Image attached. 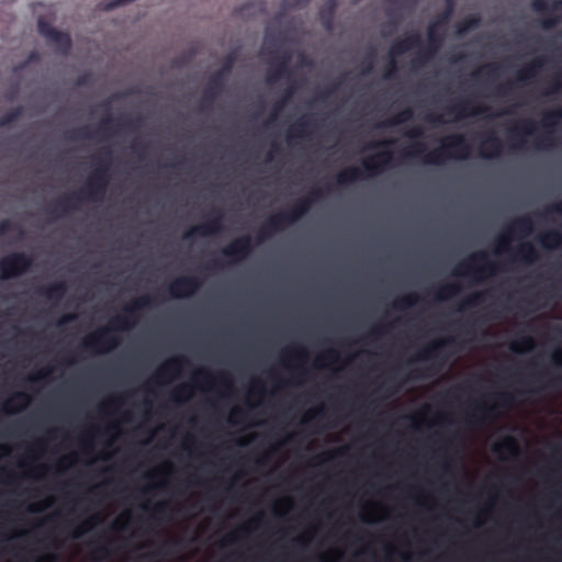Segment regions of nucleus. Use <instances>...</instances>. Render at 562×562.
<instances>
[{"instance_id":"1","label":"nucleus","mask_w":562,"mask_h":562,"mask_svg":"<svg viewBox=\"0 0 562 562\" xmlns=\"http://www.w3.org/2000/svg\"><path fill=\"white\" fill-rule=\"evenodd\" d=\"M95 167L89 176L86 184L78 192L58 199L49 213L64 215L70 210L77 209V202L101 201L109 186V171L111 167V150L102 149L100 155L93 158Z\"/></svg>"},{"instance_id":"2","label":"nucleus","mask_w":562,"mask_h":562,"mask_svg":"<svg viewBox=\"0 0 562 562\" xmlns=\"http://www.w3.org/2000/svg\"><path fill=\"white\" fill-rule=\"evenodd\" d=\"M153 303V297L148 295L135 299L123 308L122 314L113 317L108 326L101 327L88 335L82 341V348L98 353L114 349L120 342L114 331L130 329L135 325L138 312L150 306Z\"/></svg>"},{"instance_id":"3","label":"nucleus","mask_w":562,"mask_h":562,"mask_svg":"<svg viewBox=\"0 0 562 562\" xmlns=\"http://www.w3.org/2000/svg\"><path fill=\"white\" fill-rule=\"evenodd\" d=\"M426 146L422 142H414L409 150L403 151V156L409 158L422 157L428 165H442L447 159H467L470 155V145L462 134H451L442 139L441 146L427 154Z\"/></svg>"},{"instance_id":"4","label":"nucleus","mask_w":562,"mask_h":562,"mask_svg":"<svg viewBox=\"0 0 562 562\" xmlns=\"http://www.w3.org/2000/svg\"><path fill=\"white\" fill-rule=\"evenodd\" d=\"M323 196L321 189L311 191L306 196L297 200L289 210L279 212L270 216L266 223L258 229L256 244L263 243L273 234L282 231L285 226L292 225L301 220L311 209L314 202Z\"/></svg>"},{"instance_id":"5","label":"nucleus","mask_w":562,"mask_h":562,"mask_svg":"<svg viewBox=\"0 0 562 562\" xmlns=\"http://www.w3.org/2000/svg\"><path fill=\"white\" fill-rule=\"evenodd\" d=\"M323 196L321 189L311 191L306 196L297 200L289 210L279 212L270 216L266 223L258 229L256 244L263 243L273 234L282 231L285 226L292 225L301 220L311 209L314 202Z\"/></svg>"},{"instance_id":"6","label":"nucleus","mask_w":562,"mask_h":562,"mask_svg":"<svg viewBox=\"0 0 562 562\" xmlns=\"http://www.w3.org/2000/svg\"><path fill=\"white\" fill-rule=\"evenodd\" d=\"M323 196L321 189L311 191L306 196L297 200L289 210L279 212L270 216L266 223L258 229L256 244L263 243L273 234L282 231L285 226L292 225L301 220L311 209L314 202Z\"/></svg>"},{"instance_id":"7","label":"nucleus","mask_w":562,"mask_h":562,"mask_svg":"<svg viewBox=\"0 0 562 562\" xmlns=\"http://www.w3.org/2000/svg\"><path fill=\"white\" fill-rule=\"evenodd\" d=\"M392 154L391 151H381L375 154L374 156L362 161V169L357 167H351L340 171L336 176V181L339 186H347L349 183L356 182L359 179L366 177H374L384 171L387 167L391 166Z\"/></svg>"},{"instance_id":"8","label":"nucleus","mask_w":562,"mask_h":562,"mask_svg":"<svg viewBox=\"0 0 562 562\" xmlns=\"http://www.w3.org/2000/svg\"><path fill=\"white\" fill-rule=\"evenodd\" d=\"M140 117L134 120H113L110 115L103 117L95 131L91 132L88 126H83L69 132L68 138L72 140L92 139L102 134L103 132H112L116 130L136 131L140 125Z\"/></svg>"},{"instance_id":"9","label":"nucleus","mask_w":562,"mask_h":562,"mask_svg":"<svg viewBox=\"0 0 562 562\" xmlns=\"http://www.w3.org/2000/svg\"><path fill=\"white\" fill-rule=\"evenodd\" d=\"M496 265L488 261V256L485 251H476L467 260L460 262L452 274L456 277L472 276L479 282L483 279L485 271L492 276L496 272Z\"/></svg>"},{"instance_id":"10","label":"nucleus","mask_w":562,"mask_h":562,"mask_svg":"<svg viewBox=\"0 0 562 562\" xmlns=\"http://www.w3.org/2000/svg\"><path fill=\"white\" fill-rule=\"evenodd\" d=\"M33 265V259L30 255L15 251L11 252L0 259V279L7 280L22 276Z\"/></svg>"},{"instance_id":"11","label":"nucleus","mask_w":562,"mask_h":562,"mask_svg":"<svg viewBox=\"0 0 562 562\" xmlns=\"http://www.w3.org/2000/svg\"><path fill=\"white\" fill-rule=\"evenodd\" d=\"M427 35V44L423 47L417 56L413 59V65L418 67L425 65L427 61L431 60L441 46L443 45L446 33L445 29L437 27L436 24H428L426 30Z\"/></svg>"},{"instance_id":"12","label":"nucleus","mask_w":562,"mask_h":562,"mask_svg":"<svg viewBox=\"0 0 562 562\" xmlns=\"http://www.w3.org/2000/svg\"><path fill=\"white\" fill-rule=\"evenodd\" d=\"M495 404L494 405H486V404H480L475 406V412L473 414L468 415L467 423L471 426H481L483 425L487 419L494 417L496 415V407H503L507 408L509 407L513 402L514 397L509 393H497L495 395Z\"/></svg>"},{"instance_id":"13","label":"nucleus","mask_w":562,"mask_h":562,"mask_svg":"<svg viewBox=\"0 0 562 562\" xmlns=\"http://www.w3.org/2000/svg\"><path fill=\"white\" fill-rule=\"evenodd\" d=\"M38 33L46 38L47 42L55 46V49L60 55H68L72 42L71 37L68 33L59 31L52 26V24L45 21L43 18H40L37 21Z\"/></svg>"},{"instance_id":"14","label":"nucleus","mask_w":562,"mask_h":562,"mask_svg":"<svg viewBox=\"0 0 562 562\" xmlns=\"http://www.w3.org/2000/svg\"><path fill=\"white\" fill-rule=\"evenodd\" d=\"M422 45V36L418 33H411L394 42L390 48L391 60L386 67L384 77L391 78L397 70L395 57Z\"/></svg>"},{"instance_id":"15","label":"nucleus","mask_w":562,"mask_h":562,"mask_svg":"<svg viewBox=\"0 0 562 562\" xmlns=\"http://www.w3.org/2000/svg\"><path fill=\"white\" fill-rule=\"evenodd\" d=\"M532 231L533 222L529 215H522L514 218L506 228V233L499 236L495 252L507 250L510 237L516 235L524 237L529 235Z\"/></svg>"},{"instance_id":"16","label":"nucleus","mask_w":562,"mask_h":562,"mask_svg":"<svg viewBox=\"0 0 562 562\" xmlns=\"http://www.w3.org/2000/svg\"><path fill=\"white\" fill-rule=\"evenodd\" d=\"M224 214L220 209H213L206 216V220L187 231L182 238L189 240L193 236H210L220 233L223 229Z\"/></svg>"},{"instance_id":"17","label":"nucleus","mask_w":562,"mask_h":562,"mask_svg":"<svg viewBox=\"0 0 562 562\" xmlns=\"http://www.w3.org/2000/svg\"><path fill=\"white\" fill-rule=\"evenodd\" d=\"M292 55L289 50H284L282 54L270 58L268 61L270 68L268 69L266 76V82L268 85H273L281 79H290L292 75V71L289 67Z\"/></svg>"},{"instance_id":"18","label":"nucleus","mask_w":562,"mask_h":562,"mask_svg":"<svg viewBox=\"0 0 562 562\" xmlns=\"http://www.w3.org/2000/svg\"><path fill=\"white\" fill-rule=\"evenodd\" d=\"M202 285V279L196 276H183L173 280L168 292L175 299H182L194 294Z\"/></svg>"},{"instance_id":"19","label":"nucleus","mask_w":562,"mask_h":562,"mask_svg":"<svg viewBox=\"0 0 562 562\" xmlns=\"http://www.w3.org/2000/svg\"><path fill=\"white\" fill-rule=\"evenodd\" d=\"M254 249L252 239L250 236L245 235L234 239L222 249L223 256L231 259L233 262L245 259Z\"/></svg>"},{"instance_id":"20","label":"nucleus","mask_w":562,"mask_h":562,"mask_svg":"<svg viewBox=\"0 0 562 562\" xmlns=\"http://www.w3.org/2000/svg\"><path fill=\"white\" fill-rule=\"evenodd\" d=\"M224 71H216L207 83L201 99V108H209L224 89Z\"/></svg>"},{"instance_id":"21","label":"nucleus","mask_w":562,"mask_h":562,"mask_svg":"<svg viewBox=\"0 0 562 562\" xmlns=\"http://www.w3.org/2000/svg\"><path fill=\"white\" fill-rule=\"evenodd\" d=\"M536 123L531 120L521 121L517 126L509 131L510 146L515 149L522 148L526 143V136L535 132Z\"/></svg>"},{"instance_id":"22","label":"nucleus","mask_w":562,"mask_h":562,"mask_svg":"<svg viewBox=\"0 0 562 562\" xmlns=\"http://www.w3.org/2000/svg\"><path fill=\"white\" fill-rule=\"evenodd\" d=\"M503 150V142L494 132H490L482 144L480 156L485 159L498 158Z\"/></svg>"},{"instance_id":"23","label":"nucleus","mask_w":562,"mask_h":562,"mask_svg":"<svg viewBox=\"0 0 562 562\" xmlns=\"http://www.w3.org/2000/svg\"><path fill=\"white\" fill-rule=\"evenodd\" d=\"M470 100L459 101L457 104L448 109V113H456L458 117L480 115L488 111L487 106H471Z\"/></svg>"},{"instance_id":"24","label":"nucleus","mask_w":562,"mask_h":562,"mask_svg":"<svg viewBox=\"0 0 562 562\" xmlns=\"http://www.w3.org/2000/svg\"><path fill=\"white\" fill-rule=\"evenodd\" d=\"M313 127L314 122L311 116L301 117L289 128L288 140L291 142L293 138H303L307 136Z\"/></svg>"},{"instance_id":"25","label":"nucleus","mask_w":562,"mask_h":562,"mask_svg":"<svg viewBox=\"0 0 562 562\" xmlns=\"http://www.w3.org/2000/svg\"><path fill=\"white\" fill-rule=\"evenodd\" d=\"M187 361L183 357L172 358L166 361L158 369L157 373L151 378V382L155 384L160 383V380L170 375L173 372L180 371L182 364Z\"/></svg>"},{"instance_id":"26","label":"nucleus","mask_w":562,"mask_h":562,"mask_svg":"<svg viewBox=\"0 0 562 562\" xmlns=\"http://www.w3.org/2000/svg\"><path fill=\"white\" fill-rule=\"evenodd\" d=\"M544 64L543 58H535L526 67L518 71L516 80L519 83H529L539 72Z\"/></svg>"},{"instance_id":"27","label":"nucleus","mask_w":562,"mask_h":562,"mask_svg":"<svg viewBox=\"0 0 562 562\" xmlns=\"http://www.w3.org/2000/svg\"><path fill=\"white\" fill-rule=\"evenodd\" d=\"M452 340L451 339H438L430 344H428L426 347L423 348V350L419 352L417 359L420 360H435L439 357L441 349L449 345Z\"/></svg>"},{"instance_id":"28","label":"nucleus","mask_w":562,"mask_h":562,"mask_svg":"<svg viewBox=\"0 0 562 562\" xmlns=\"http://www.w3.org/2000/svg\"><path fill=\"white\" fill-rule=\"evenodd\" d=\"M280 42L279 35H276L272 33L269 29L266 32L262 47H261V55L267 56L270 58H273L279 55V47L278 44Z\"/></svg>"},{"instance_id":"29","label":"nucleus","mask_w":562,"mask_h":562,"mask_svg":"<svg viewBox=\"0 0 562 562\" xmlns=\"http://www.w3.org/2000/svg\"><path fill=\"white\" fill-rule=\"evenodd\" d=\"M492 450L498 456H502L505 452L512 456H517L519 453V446L514 437L507 436L502 441L495 443Z\"/></svg>"},{"instance_id":"30","label":"nucleus","mask_w":562,"mask_h":562,"mask_svg":"<svg viewBox=\"0 0 562 562\" xmlns=\"http://www.w3.org/2000/svg\"><path fill=\"white\" fill-rule=\"evenodd\" d=\"M531 9L542 14L561 11L562 0H532Z\"/></svg>"},{"instance_id":"31","label":"nucleus","mask_w":562,"mask_h":562,"mask_svg":"<svg viewBox=\"0 0 562 562\" xmlns=\"http://www.w3.org/2000/svg\"><path fill=\"white\" fill-rule=\"evenodd\" d=\"M31 401V396L25 392H16L13 394L3 405V411L7 413H13V406L19 405V409L25 408Z\"/></svg>"},{"instance_id":"32","label":"nucleus","mask_w":562,"mask_h":562,"mask_svg":"<svg viewBox=\"0 0 562 562\" xmlns=\"http://www.w3.org/2000/svg\"><path fill=\"white\" fill-rule=\"evenodd\" d=\"M67 286L65 282H56L46 288H41L38 292L48 300H60L66 293Z\"/></svg>"},{"instance_id":"33","label":"nucleus","mask_w":562,"mask_h":562,"mask_svg":"<svg viewBox=\"0 0 562 562\" xmlns=\"http://www.w3.org/2000/svg\"><path fill=\"white\" fill-rule=\"evenodd\" d=\"M516 257L526 263H532L538 259V252L532 244L525 243L517 248Z\"/></svg>"},{"instance_id":"34","label":"nucleus","mask_w":562,"mask_h":562,"mask_svg":"<svg viewBox=\"0 0 562 562\" xmlns=\"http://www.w3.org/2000/svg\"><path fill=\"white\" fill-rule=\"evenodd\" d=\"M412 117H413V110L411 108H407V109L403 110L402 112H400L398 114H396L395 116L380 123L378 126L382 127V128L393 127V126L400 125L402 123H405V122L412 120Z\"/></svg>"},{"instance_id":"35","label":"nucleus","mask_w":562,"mask_h":562,"mask_svg":"<svg viewBox=\"0 0 562 562\" xmlns=\"http://www.w3.org/2000/svg\"><path fill=\"white\" fill-rule=\"evenodd\" d=\"M481 25V18L477 14L469 15L457 24V34L463 35L467 32L477 29Z\"/></svg>"},{"instance_id":"36","label":"nucleus","mask_w":562,"mask_h":562,"mask_svg":"<svg viewBox=\"0 0 562 562\" xmlns=\"http://www.w3.org/2000/svg\"><path fill=\"white\" fill-rule=\"evenodd\" d=\"M540 244L547 249H553L562 245V234L558 231H550L540 237Z\"/></svg>"},{"instance_id":"37","label":"nucleus","mask_w":562,"mask_h":562,"mask_svg":"<svg viewBox=\"0 0 562 562\" xmlns=\"http://www.w3.org/2000/svg\"><path fill=\"white\" fill-rule=\"evenodd\" d=\"M266 4L263 1H251L241 5L237 12L238 15L246 16L255 13H265Z\"/></svg>"},{"instance_id":"38","label":"nucleus","mask_w":562,"mask_h":562,"mask_svg":"<svg viewBox=\"0 0 562 562\" xmlns=\"http://www.w3.org/2000/svg\"><path fill=\"white\" fill-rule=\"evenodd\" d=\"M461 288L456 283L443 284L439 288L436 293V300L443 301L446 299L452 297L460 292Z\"/></svg>"},{"instance_id":"39","label":"nucleus","mask_w":562,"mask_h":562,"mask_svg":"<svg viewBox=\"0 0 562 562\" xmlns=\"http://www.w3.org/2000/svg\"><path fill=\"white\" fill-rule=\"evenodd\" d=\"M536 342L531 336H521L518 340L510 344V350L514 352H520L521 350L529 351L533 349Z\"/></svg>"},{"instance_id":"40","label":"nucleus","mask_w":562,"mask_h":562,"mask_svg":"<svg viewBox=\"0 0 562 562\" xmlns=\"http://www.w3.org/2000/svg\"><path fill=\"white\" fill-rule=\"evenodd\" d=\"M419 297L417 294L415 293H411V294H407V295H404L400 299H397L393 306L394 308L398 310V311H403V310H406L415 304H417Z\"/></svg>"},{"instance_id":"41","label":"nucleus","mask_w":562,"mask_h":562,"mask_svg":"<svg viewBox=\"0 0 562 562\" xmlns=\"http://www.w3.org/2000/svg\"><path fill=\"white\" fill-rule=\"evenodd\" d=\"M192 387L189 384H181L171 394V400L181 403L191 396Z\"/></svg>"},{"instance_id":"42","label":"nucleus","mask_w":562,"mask_h":562,"mask_svg":"<svg viewBox=\"0 0 562 562\" xmlns=\"http://www.w3.org/2000/svg\"><path fill=\"white\" fill-rule=\"evenodd\" d=\"M23 114V108L16 106L0 117V127H5L20 119Z\"/></svg>"},{"instance_id":"43","label":"nucleus","mask_w":562,"mask_h":562,"mask_svg":"<svg viewBox=\"0 0 562 562\" xmlns=\"http://www.w3.org/2000/svg\"><path fill=\"white\" fill-rule=\"evenodd\" d=\"M454 8L447 7L446 9L439 13L434 21L430 22V24H436L437 27L445 29L446 25L449 23L452 14H453Z\"/></svg>"},{"instance_id":"44","label":"nucleus","mask_w":562,"mask_h":562,"mask_svg":"<svg viewBox=\"0 0 562 562\" xmlns=\"http://www.w3.org/2000/svg\"><path fill=\"white\" fill-rule=\"evenodd\" d=\"M499 70L501 66L498 64H487L474 71L472 76L479 77L481 75H486L487 77L495 78L498 76Z\"/></svg>"},{"instance_id":"45","label":"nucleus","mask_w":562,"mask_h":562,"mask_svg":"<svg viewBox=\"0 0 562 562\" xmlns=\"http://www.w3.org/2000/svg\"><path fill=\"white\" fill-rule=\"evenodd\" d=\"M535 148L547 149L553 146V137L551 131H546L541 136L535 139Z\"/></svg>"},{"instance_id":"46","label":"nucleus","mask_w":562,"mask_h":562,"mask_svg":"<svg viewBox=\"0 0 562 562\" xmlns=\"http://www.w3.org/2000/svg\"><path fill=\"white\" fill-rule=\"evenodd\" d=\"M40 59H41V56L37 52H35V50L31 52L24 61L14 66L13 71L20 72V71L24 70L30 64L37 63V61H40Z\"/></svg>"},{"instance_id":"47","label":"nucleus","mask_w":562,"mask_h":562,"mask_svg":"<svg viewBox=\"0 0 562 562\" xmlns=\"http://www.w3.org/2000/svg\"><path fill=\"white\" fill-rule=\"evenodd\" d=\"M485 300V293L484 292H476L472 294L470 297H468L464 303L460 306V308H463L465 306H476L484 302Z\"/></svg>"},{"instance_id":"48","label":"nucleus","mask_w":562,"mask_h":562,"mask_svg":"<svg viewBox=\"0 0 562 562\" xmlns=\"http://www.w3.org/2000/svg\"><path fill=\"white\" fill-rule=\"evenodd\" d=\"M335 10H336V1L329 0L327 3V9L323 11V18H324V20H326L324 24L327 27H330Z\"/></svg>"},{"instance_id":"49","label":"nucleus","mask_w":562,"mask_h":562,"mask_svg":"<svg viewBox=\"0 0 562 562\" xmlns=\"http://www.w3.org/2000/svg\"><path fill=\"white\" fill-rule=\"evenodd\" d=\"M562 117V110L551 111L544 114V119L542 121V125L544 127H551L554 124V121Z\"/></svg>"},{"instance_id":"50","label":"nucleus","mask_w":562,"mask_h":562,"mask_svg":"<svg viewBox=\"0 0 562 562\" xmlns=\"http://www.w3.org/2000/svg\"><path fill=\"white\" fill-rule=\"evenodd\" d=\"M135 0H112V1H106V2L101 3V8H102V10L111 11L115 8L125 5L127 3H132Z\"/></svg>"},{"instance_id":"51","label":"nucleus","mask_w":562,"mask_h":562,"mask_svg":"<svg viewBox=\"0 0 562 562\" xmlns=\"http://www.w3.org/2000/svg\"><path fill=\"white\" fill-rule=\"evenodd\" d=\"M94 519H97V517H92V518L86 520L85 522H82L80 526H78L76 528V530L74 531L72 537L74 538L81 537L85 532H87L91 528V526H92L91 521Z\"/></svg>"},{"instance_id":"52","label":"nucleus","mask_w":562,"mask_h":562,"mask_svg":"<svg viewBox=\"0 0 562 562\" xmlns=\"http://www.w3.org/2000/svg\"><path fill=\"white\" fill-rule=\"evenodd\" d=\"M50 373H52L50 368L41 369L35 374L30 375L29 380L31 382H40V381L46 379Z\"/></svg>"},{"instance_id":"53","label":"nucleus","mask_w":562,"mask_h":562,"mask_svg":"<svg viewBox=\"0 0 562 562\" xmlns=\"http://www.w3.org/2000/svg\"><path fill=\"white\" fill-rule=\"evenodd\" d=\"M311 0H283V5L289 9L305 8Z\"/></svg>"},{"instance_id":"54","label":"nucleus","mask_w":562,"mask_h":562,"mask_svg":"<svg viewBox=\"0 0 562 562\" xmlns=\"http://www.w3.org/2000/svg\"><path fill=\"white\" fill-rule=\"evenodd\" d=\"M562 90V80L560 76H555L550 85L549 90L547 91V94H554Z\"/></svg>"},{"instance_id":"55","label":"nucleus","mask_w":562,"mask_h":562,"mask_svg":"<svg viewBox=\"0 0 562 562\" xmlns=\"http://www.w3.org/2000/svg\"><path fill=\"white\" fill-rule=\"evenodd\" d=\"M338 352L336 350H327L318 357V360H326L330 363L338 361Z\"/></svg>"},{"instance_id":"56","label":"nucleus","mask_w":562,"mask_h":562,"mask_svg":"<svg viewBox=\"0 0 562 562\" xmlns=\"http://www.w3.org/2000/svg\"><path fill=\"white\" fill-rule=\"evenodd\" d=\"M286 353H291V355L297 356L300 358L307 357V350L302 346H293L286 350Z\"/></svg>"},{"instance_id":"57","label":"nucleus","mask_w":562,"mask_h":562,"mask_svg":"<svg viewBox=\"0 0 562 562\" xmlns=\"http://www.w3.org/2000/svg\"><path fill=\"white\" fill-rule=\"evenodd\" d=\"M235 60V56L229 54L224 61L223 67L218 71H224V77L232 70L233 64Z\"/></svg>"},{"instance_id":"58","label":"nucleus","mask_w":562,"mask_h":562,"mask_svg":"<svg viewBox=\"0 0 562 562\" xmlns=\"http://www.w3.org/2000/svg\"><path fill=\"white\" fill-rule=\"evenodd\" d=\"M243 417H244L243 411L238 409V408H235L231 413L229 423L233 424V425H237V424H239L241 422Z\"/></svg>"},{"instance_id":"59","label":"nucleus","mask_w":562,"mask_h":562,"mask_svg":"<svg viewBox=\"0 0 562 562\" xmlns=\"http://www.w3.org/2000/svg\"><path fill=\"white\" fill-rule=\"evenodd\" d=\"M289 103V101H286V99L284 98H280L273 105V113H272V117H276L278 115V113L280 111H282L284 109V106Z\"/></svg>"},{"instance_id":"60","label":"nucleus","mask_w":562,"mask_h":562,"mask_svg":"<svg viewBox=\"0 0 562 562\" xmlns=\"http://www.w3.org/2000/svg\"><path fill=\"white\" fill-rule=\"evenodd\" d=\"M560 20L557 16H548L542 20L541 25L543 29H552L554 27Z\"/></svg>"},{"instance_id":"61","label":"nucleus","mask_w":562,"mask_h":562,"mask_svg":"<svg viewBox=\"0 0 562 562\" xmlns=\"http://www.w3.org/2000/svg\"><path fill=\"white\" fill-rule=\"evenodd\" d=\"M13 228V224L10 220H3L0 222V236L7 235Z\"/></svg>"},{"instance_id":"62","label":"nucleus","mask_w":562,"mask_h":562,"mask_svg":"<svg viewBox=\"0 0 562 562\" xmlns=\"http://www.w3.org/2000/svg\"><path fill=\"white\" fill-rule=\"evenodd\" d=\"M336 88L337 86H333L330 88H327L325 90H323L316 98V100L318 101H325L327 100L335 91H336Z\"/></svg>"},{"instance_id":"63","label":"nucleus","mask_w":562,"mask_h":562,"mask_svg":"<svg viewBox=\"0 0 562 562\" xmlns=\"http://www.w3.org/2000/svg\"><path fill=\"white\" fill-rule=\"evenodd\" d=\"M408 138H412V139H417V138H420L423 137L424 135V132L420 127H414V128H411L408 132H406L405 134Z\"/></svg>"},{"instance_id":"64","label":"nucleus","mask_w":562,"mask_h":562,"mask_svg":"<svg viewBox=\"0 0 562 562\" xmlns=\"http://www.w3.org/2000/svg\"><path fill=\"white\" fill-rule=\"evenodd\" d=\"M548 213H558V214H561L562 215V201L559 202V203H554L550 206H548L544 212H543V215L548 214Z\"/></svg>"}]
</instances>
